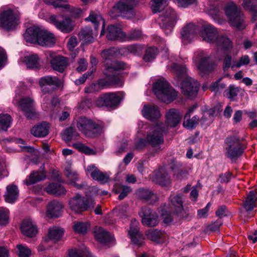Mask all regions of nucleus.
Returning <instances> with one entry per match:
<instances>
[{"label":"nucleus","instance_id":"obj_21","mask_svg":"<svg viewBox=\"0 0 257 257\" xmlns=\"http://www.w3.org/2000/svg\"><path fill=\"white\" fill-rule=\"evenodd\" d=\"M204 10L210 15L214 20L221 24L224 21H219L222 13L218 2L216 0H205L204 2Z\"/></svg>","mask_w":257,"mask_h":257},{"label":"nucleus","instance_id":"obj_1","mask_svg":"<svg viewBox=\"0 0 257 257\" xmlns=\"http://www.w3.org/2000/svg\"><path fill=\"white\" fill-rule=\"evenodd\" d=\"M168 67L175 75V79L180 82L182 92L190 98L195 97L199 88V83L189 77L188 70L184 65H179L172 62L168 65Z\"/></svg>","mask_w":257,"mask_h":257},{"label":"nucleus","instance_id":"obj_11","mask_svg":"<svg viewBox=\"0 0 257 257\" xmlns=\"http://www.w3.org/2000/svg\"><path fill=\"white\" fill-rule=\"evenodd\" d=\"M224 11L232 26L239 29L245 28L243 15L232 1H229L226 4Z\"/></svg>","mask_w":257,"mask_h":257},{"label":"nucleus","instance_id":"obj_9","mask_svg":"<svg viewBox=\"0 0 257 257\" xmlns=\"http://www.w3.org/2000/svg\"><path fill=\"white\" fill-rule=\"evenodd\" d=\"M124 98L122 92H109L101 95L96 100L95 105L99 107H105L109 110L118 107Z\"/></svg>","mask_w":257,"mask_h":257},{"label":"nucleus","instance_id":"obj_38","mask_svg":"<svg viewBox=\"0 0 257 257\" xmlns=\"http://www.w3.org/2000/svg\"><path fill=\"white\" fill-rule=\"evenodd\" d=\"M242 6L251 16L252 22L257 20V0H243Z\"/></svg>","mask_w":257,"mask_h":257},{"label":"nucleus","instance_id":"obj_30","mask_svg":"<svg viewBox=\"0 0 257 257\" xmlns=\"http://www.w3.org/2000/svg\"><path fill=\"white\" fill-rule=\"evenodd\" d=\"M19 195V190L18 186L12 183L6 186L4 197L6 202L14 203L18 199Z\"/></svg>","mask_w":257,"mask_h":257},{"label":"nucleus","instance_id":"obj_36","mask_svg":"<svg viewBox=\"0 0 257 257\" xmlns=\"http://www.w3.org/2000/svg\"><path fill=\"white\" fill-rule=\"evenodd\" d=\"M147 237L150 240L157 243H163L167 238V234L162 231L156 229H151L146 232Z\"/></svg>","mask_w":257,"mask_h":257},{"label":"nucleus","instance_id":"obj_56","mask_svg":"<svg viewBox=\"0 0 257 257\" xmlns=\"http://www.w3.org/2000/svg\"><path fill=\"white\" fill-rule=\"evenodd\" d=\"M178 164H173L170 168L172 170L173 175L177 179L182 180L187 177V174L185 171L181 170Z\"/></svg>","mask_w":257,"mask_h":257},{"label":"nucleus","instance_id":"obj_44","mask_svg":"<svg viewBox=\"0 0 257 257\" xmlns=\"http://www.w3.org/2000/svg\"><path fill=\"white\" fill-rule=\"evenodd\" d=\"M170 198L174 213L176 214L181 213L183 210L181 195L180 194L172 195Z\"/></svg>","mask_w":257,"mask_h":257},{"label":"nucleus","instance_id":"obj_31","mask_svg":"<svg viewBox=\"0 0 257 257\" xmlns=\"http://www.w3.org/2000/svg\"><path fill=\"white\" fill-rule=\"evenodd\" d=\"M37 43L38 45L45 47H52L55 43V39L53 34L45 29H42Z\"/></svg>","mask_w":257,"mask_h":257},{"label":"nucleus","instance_id":"obj_51","mask_svg":"<svg viewBox=\"0 0 257 257\" xmlns=\"http://www.w3.org/2000/svg\"><path fill=\"white\" fill-rule=\"evenodd\" d=\"M89 227V224L87 222L77 221L73 222V229L75 232L83 234L86 233L88 228Z\"/></svg>","mask_w":257,"mask_h":257},{"label":"nucleus","instance_id":"obj_52","mask_svg":"<svg viewBox=\"0 0 257 257\" xmlns=\"http://www.w3.org/2000/svg\"><path fill=\"white\" fill-rule=\"evenodd\" d=\"M158 54V50L156 47H149L146 49L143 60L146 62L153 61Z\"/></svg>","mask_w":257,"mask_h":257},{"label":"nucleus","instance_id":"obj_29","mask_svg":"<svg viewBox=\"0 0 257 257\" xmlns=\"http://www.w3.org/2000/svg\"><path fill=\"white\" fill-rule=\"evenodd\" d=\"M106 37L109 40H118L121 42L126 40L125 34L120 28L114 25H110L107 27Z\"/></svg>","mask_w":257,"mask_h":257},{"label":"nucleus","instance_id":"obj_18","mask_svg":"<svg viewBox=\"0 0 257 257\" xmlns=\"http://www.w3.org/2000/svg\"><path fill=\"white\" fill-rule=\"evenodd\" d=\"M139 215L142 218V223L145 226L154 227L159 222L158 214L149 207L142 208Z\"/></svg>","mask_w":257,"mask_h":257},{"label":"nucleus","instance_id":"obj_20","mask_svg":"<svg viewBox=\"0 0 257 257\" xmlns=\"http://www.w3.org/2000/svg\"><path fill=\"white\" fill-rule=\"evenodd\" d=\"M139 225L138 220L132 219L128 230V234L132 243L137 246H141L144 242L143 235L139 232Z\"/></svg>","mask_w":257,"mask_h":257},{"label":"nucleus","instance_id":"obj_24","mask_svg":"<svg viewBox=\"0 0 257 257\" xmlns=\"http://www.w3.org/2000/svg\"><path fill=\"white\" fill-rule=\"evenodd\" d=\"M47 55H49L51 58L50 63L52 68L59 72H63L68 64V59L62 56H54V54L51 51L47 52Z\"/></svg>","mask_w":257,"mask_h":257},{"label":"nucleus","instance_id":"obj_46","mask_svg":"<svg viewBox=\"0 0 257 257\" xmlns=\"http://www.w3.org/2000/svg\"><path fill=\"white\" fill-rule=\"evenodd\" d=\"M143 50V46L141 45H130L120 49L121 52L127 54H132L136 56L140 55Z\"/></svg>","mask_w":257,"mask_h":257},{"label":"nucleus","instance_id":"obj_62","mask_svg":"<svg viewBox=\"0 0 257 257\" xmlns=\"http://www.w3.org/2000/svg\"><path fill=\"white\" fill-rule=\"evenodd\" d=\"M142 36V32L140 30H134L130 32L127 35L125 34V41L136 40Z\"/></svg>","mask_w":257,"mask_h":257},{"label":"nucleus","instance_id":"obj_37","mask_svg":"<svg viewBox=\"0 0 257 257\" xmlns=\"http://www.w3.org/2000/svg\"><path fill=\"white\" fill-rule=\"evenodd\" d=\"M49 126L46 122H43L34 125L31 130V134L36 137L42 138L49 133Z\"/></svg>","mask_w":257,"mask_h":257},{"label":"nucleus","instance_id":"obj_50","mask_svg":"<svg viewBox=\"0 0 257 257\" xmlns=\"http://www.w3.org/2000/svg\"><path fill=\"white\" fill-rule=\"evenodd\" d=\"M45 178V175L42 172H36L32 173L29 177L26 179L25 183L26 185H29L35 184L38 181L44 180Z\"/></svg>","mask_w":257,"mask_h":257},{"label":"nucleus","instance_id":"obj_19","mask_svg":"<svg viewBox=\"0 0 257 257\" xmlns=\"http://www.w3.org/2000/svg\"><path fill=\"white\" fill-rule=\"evenodd\" d=\"M58 18V16L52 15L47 21L63 33H67L73 30L74 25L70 18H65L62 21H59Z\"/></svg>","mask_w":257,"mask_h":257},{"label":"nucleus","instance_id":"obj_41","mask_svg":"<svg viewBox=\"0 0 257 257\" xmlns=\"http://www.w3.org/2000/svg\"><path fill=\"white\" fill-rule=\"evenodd\" d=\"M86 21H90L94 24L95 29H97L100 23L102 24V28L100 33V36L104 34V21L102 17L94 12H91L89 17L85 19Z\"/></svg>","mask_w":257,"mask_h":257},{"label":"nucleus","instance_id":"obj_4","mask_svg":"<svg viewBox=\"0 0 257 257\" xmlns=\"http://www.w3.org/2000/svg\"><path fill=\"white\" fill-rule=\"evenodd\" d=\"M39 83L42 91L45 93H48L47 95H44L42 96V108L46 111L51 112L54 109L56 104L59 102V101L57 98L52 97V95L49 94L50 91L47 89L46 86L49 85L59 87L62 85V82L56 76L48 75L41 77Z\"/></svg>","mask_w":257,"mask_h":257},{"label":"nucleus","instance_id":"obj_27","mask_svg":"<svg viewBox=\"0 0 257 257\" xmlns=\"http://www.w3.org/2000/svg\"><path fill=\"white\" fill-rule=\"evenodd\" d=\"M87 175L89 174L91 178L95 180L104 184L108 182L109 175L101 172L94 164L88 165L86 169Z\"/></svg>","mask_w":257,"mask_h":257},{"label":"nucleus","instance_id":"obj_6","mask_svg":"<svg viewBox=\"0 0 257 257\" xmlns=\"http://www.w3.org/2000/svg\"><path fill=\"white\" fill-rule=\"evenodd\" d=\"M140 0H120L113 6L111 11V17L121 16L126 19H131L135 15L134 7Z\"/></svg>","mask_w":257,"mask_h":257},{"label":"nucleus","instance_id":"obj_48","mask_svg":"<svg viewBox=\"0 0 257 257\" xmlns=\"http://www.w3.org/2000/svg\"><path fill=\"white\" fill-rule=\"evenodd\" d=\"M64 234V230L58 226H53L48 230V237L54 241L61 239Z\"/></svg>","mask_w":257,"mask_h":257},{"label":"nucleus","instance_id":"obj_43","mask_svg":"<svg viewBox=\"0 0 257 257\" xmlns=\"http://www.w3.org/2000/svg\"><path fill=\"white\" fill-rule=\"evenodd\" d=\"M256 202L257 193L253 191H250L247 195L243 206L246 210L250 211L255 207Z\"/></svg>","mask_w":257,"mask_h":257},{"label":"nucleus","instance_id":"obj_64","mask_svg":"<svg viewBox=\"0 0 257 257\" xmlns=\"http://www.w3.org/2000/svg\"><path fill=\"white\" fill-rule=\"evenodd\" d=\"M78 136V133L72 127H70L66 129L63 135L64 139L67 140L73 139Z\"/></svg>","mask_w":257,"mask_h":257},{"label":"nucleus","instance_id":"obj_25","mask_svg":"<svg viewBox=\"0 0 257 257\" xmlns=\"http://www.w3.org/2000/svg\"><path fill=\"white\" fill-rule=\"evenodd\" d=\"M142 115L151 121L157 120L161 117V112L157 105L152 104H145L141 110Z\"/></svg>","mask_w":257,"mask_h":257},{"label":"nucleus","instance_id":"obj_17","mask_svg":"<svg viewBox=\"0 0 257 257\" xmlns=\"http://www.w3.org/2000/svg\"><path fill=\"white\" fill-rule=\"evenodd\" d=\"M94 204L92 198H86L79 194L71 198L69 202L70 208L76 213H80L88 210L93 207Z\"/></svg>","mask_w":257,"mask_h":257},{"label":"nucleus","instance_id":"obj_40","mask_svg":"<svg viewBox=\"0 0 257 257\" xmlns=\"http://www.w3.org/2000/svg\"><path fill=\"white\" fill-rule=\"evenodd\" d=\"M79 38L83 43L89 44L94 41L95 37L91 29L89 27L83 28L78 34Z\"/></svg>","mask_w":257,"mask_h":257},{"label":"nucleus","instance_id":"obj_49","mask_svg":"<svg viewBox=\"0 0 257 257\" xmlns=\"http://www.w3.org/2000/svg\"><path fill=\"white\" fill-rule=\"evenodd\" d=\"M169 0H151L150 7L154 13L160 12L168 5Z\"/></svg>","mask_w":257,"mask_h":257},{"label":"nucleus","instance_id":"obj_22","mask_svg":"<svg viewBox=\"0 0 257 257\" xmlns=\"http://www.w3.org/2000/svg\"><path fill=\"white\" fill-rule=\"evenodd\" d=\"M182 114L179 109L171 108L165 114L166 122L165 127L167 131L169 128L175 127L180 123Z\"/></svg>","mask_w":257,"mask_h":257},{"label":"nucleus","instance_id":"obj_10","mask_svg":"<svg viewBox=\"0 0 257 257\" xmlns=\"http://www.w3.org/2000/svg\"><path fill=\"white\" fill-rule=\"evenodd\" d=\"M74 124L80 132L88 137H94L102 132V126L99 124L86 117H78Z\"/></svg>","mask_w":257,"mask_h":257},{"label":"nucleus","instance_id":"obj_8","mask_svg":"<svg viewBox=\"0 0 257 257\" xmlns=\"http://www.w3.org/2000/svg\"><path fill=\"white\" fill-rule=\"evenodd\" d=\"M19 90H17L13 103L20 111L24 113L27 118L33 119L37 116L34 99L30 96H21L19 97Z\"/></svg>","mask_w":257,"mask_h":257},{"label":"nucleus","instance_id":"obj_28","mask_svg":"<svg viewBox=\"0 0 257 257\" xmlns=\"http://www.w3.org/2000/svg\"><path fill=\"white\" fill-rule=\"evenodd\" d=\"M128 206L123 205L119 206L113 209L112 213H108L105 217V222L109 224H113L115 222V219H112L113 217H118L120 218H125L127 216V211Z\"/></svg>","mask_w":257,"mask_h":257},{"label":"nucleus","instance_id":"obj_3","mask_svg":"<svg viewBox=\"0 0 257 257\" xmlns=\"http://www.w3.org/2000/svg\"><path fill=\"white\" fill-rule=\"evenodd\" d=\"M200 36L205 41L215 44L218 49L223 50L224 53H229L232 49L231 41L225 36H220L216 29L211 24L203 25Z\"/></svg>","mask_w":257,"mask_h":257},{"label":"nucleus","instance_id":"obj_54","mask_svg":"<svg viewBox=\"0 0 257 257\" xmlns=\"http://www.w3.org/2000/svg\"><path fill=\"white\" fill-rule=\"evenodd\" d=\"M12 119L8 114H0V131H6L11 125Z\"/></svg>","mask_w":257,"mask_h":257},{"label":"nucleus","instance_id":"obj_32","mask_svg":"<svg viewBox=\"0 0 257 257\" xmlns=\"http://www.w3.org/2000/svg\"><path fill=\"white\" fill-rule=\"evenodd\" d=\"M42 28L38 26L30 27L24 34L25 40L32 44H37Z\"/></svg>","mask_w":257,"mask_h":257},{"label":"nucleus","instance_id":"obj_14","mask_svg":"<svg viewBox=\"0 0 257 257\" xmlns=\"http://www.w3.org/2000/svg\"><path fill=\"white\" fill-rule=\"evenodd\" d=\"M106 79H101L98 83H92L88 85L85 88V92L87 93H91L97 92L103 89L105 87L110 85L114 84L120 86L123 82V78L115 75H110L108 74L107 72H105Z\"/></svg>","mask_w":257,"mask_h":257},{"label":"nucleus","instance_id":"obj_42","mask_svg":"<svg viewBox=\"0 0 257 257\" xmlns=\"http://www.w3.org/2000/svg\"><path fill=\"white\" fill-rule=\"evenodd\" d=\"M136 194L139 198L149 202L150 203L155 201L157 199L156 195L148 189H139L137 191Z\"/></svg>","mask_w":257,"mask_h":257},{"label":"nucleus","instance_id":"obj_2","mask_svg":"<svg viewBox=\"0 0 257 257\" xmlns=\"http://www.w3.org/2000/svg\"><path fill=\"white\" fill-rule=\"evenodd\" d=\"M140 128L138 135L146 136V141L149 145L155 148L156 152L160 150V146L164 143V135L167 131L163 122H158L155 125L148 126L142 122L139 123Z\"/></svg>","mask_w":257,"mask_h":257},{"label":"nucleus","instance_id":"obj_57","mask_svg":"<svg viewBox=\"0 0 257 257\" xmlns=\"http://www.w3.org/2000/svg\"><path fill=\"white\" fill-rule=\"evenodd\" d=\"M199 120V117L197 115L194 116L192 118H186V116H185L183 126L188 129H192L198 124Z\"/></svg>","mask_w":257,"mask_h":257},{"label":"nucleus","instance_id":"obj_63","mask_svg":"<svg viewBox=\"0 0 257 257\" xmlns=\"http://www.w3.org/2000/svg\"><path fill=\"white\" fill-rule=\"evenodd\" d=\"M17 248L19 257H29L31 254V250L26 246L19 244L17 245Z\"/></svg>","mask_w":257,"mask_h":257},{"label":"nucleus","instance_id":"obj_7","mask_svg":"<svg viewBox=\"0 0 257 257\" xmlns=\"http://www.w3.org/2000/svg\"><path fill=\"white\" fill-rule=\"evenodd\" d=\"M119 52H121L120 50L119 51L117 48L113 47L103 50L101 53V56L104 59L105 64L107 65L105 72H107L108 74L112 72L111 75L114 74L116 76L123 77L121 75L118 74L116 71L126 69L129 67L128 65L123 62L118 61H111L110 65L109 64V61L111 59L116 56Z\"/></svg>","mask_w":257,"mask_h":257},{"label":"nucleus","instance_id":"obj_47","mask_svg":"<svg viewBox=\"0 0 257 257\" xmlns=\"http://www.w3.org/2000/svg\"><path fill=\"white\" fill-rule=\"evenodd\" d=\"M113 191L116 194L119 193L118 199L122 200L132 191V189L129 186L117 183L114 185Z\"/></svg>","mask_w":257,"mask_h":257},{"label":"nucleus","instance_id":"obj_39","mask_svg":"<svg viewBox=\"0 0 257 257\" xmlns=\"http://www.w3.org/2000/svg\"><path fill=\"white\" fill-rule=\"evenodd\" d=\"M94 233L95 239L102 243L108 242L110 241L112 238L108 232L100 227H96L94 231Z\"/></svg>","mask_w":257,"mask_h":257},{"label":"nucleus","instance_id":"obj_5","mask_svg":"<svg viewBox=\"0 0 257 257\" xmlns=\"http://www.w3.org/2000/svg\"><path fill=\"white\" fill-rule=\"evenodd\" d=\"M153 91L157 97L165 103H170L177 96V92L164 78L157 79L153 85Z\"/></svg>","mask_w":257,"mask_h":257},{"label":"nucleus","instance_id":"obj_16","mask_svg":"<svg viewBox=\"0 0 257 257\" xmlns=\"http://www.w3.org/2000/svg\"><path fill=\"white\" fill-rule=\"evenodd\" d=\"M224 148L226 156L231 160H235L243 152L239 139L235 137H227L225 140Z\"/></svg>","mask_w":257,"mask_h":257},{"label":"nucleus","instance_id":"obj_33","mask_svg":"<svg viewBox=\"0 0 257 257\" xmlns=\"http://www.w3.org/2000/svg\"><path fill=\"white\" fill-rule=\"evenodd\" d=\"M63 205L57 200L50 202L47 206L46 215L49 218L58 217L61 214Z\"/></svg>","mask_w":257,"mask_h":257},{"label":"nucleus","instance_id":"obj_59","mask_svg":"<svg viewBox=\"0 0 257 257\" xmlns=\"http://www.w3.org/2000/svg\"><path fill=\"white\" fill-rule=\"evenodd\" d=\"M89 254L86 250L82 249H71L68 250L67 257H87Z\"/></svg>","mask_w":257,"mask_h":257},{"label":"nucleus","instance_id":"obj_45","mask_svg":"<svg viewBox=\"0 0 257 257\" xmlns=\"http://www.w3.org/2000/svg\"><path fill=\"white\" fill-rule=\"evenodd\" d=\"M45 190L48 193L55 196L64 194L66 192V190L64 187L59 183H51L49 184L45 188Z\"/></svg>","mask_w":257,"mask_h":257},{"label":"nucleus","instance_id":"obj_12","mask_svg":"<svg viewBox=\"0 0 257 257\" xmlns=\"http://www.w3.org/2000/svg\"><path fill=\"white\" fill-rule=\"evenodd\" d=\"M19 17L17 12L11 8H7L0 13V27L6 31L14 30L19 25Z\"/></svg>","mask_w":257,"mask_h":257},{"label":"nucleus","instance_id":"obj_15","mask_svg":"<svg viewBox=\"0 0 257 257\" xmlns=\"http://www.w3.org/2000/svg\"><path fill=\"white\" fill-rule=\"evenodd\" d=\"M160 19L162 29L167 35H170L179 20L178 14L173 9L168 8L161 14Z\"/></svg>","mask_w":257,"mask_h":257},{"label":"nucleus","instance_id":"obj_55","mask_svg":"<svg viewBox=\"0 0 257 257\" xmlns=\"http://www.w3.org/2000/svg\"><path fill=\"white\" fill-rule=\"evenodd\" d=\"M65 174L66 176L69 178L70 183L74 186H76L78 188H81L83 186V185L76 184L74 181L78 180V175L77 173L73 171L70 167L66 168L65 169Z\"/></svg>","mask_w":257,"mask_h":257},{"label":"nucleus","instance_id":"obj_13","mask_svg":"<svg viewBox=\"0 0 257 257\" xmlns=\"http://www.w3.org/2000/svg\"><path fill=\"white\" fill-rule=\"evenodd\" d=\"M193 61L198 72L202 76L212 71L215 67L214 63L210 62L208 54L203 51H196Z\"/></svg>","mask_w":257,"mask_h":257},{"label":"nucleus","instance_id":"obj_53","mask_svg":"<svg viewBox=\"0 0 257 257\" xmlns=\"http://www.w3.org/2000/svg\"><path fill=\"white\" fill-rule=\"evenodd\" d=\"M23 61L29 68H37L39 66V57L37 54H32L25 56Z\"/></svg>","mask_w":257,"mask_h":257},{"label":"nucleus","instance_id":"obj_35","mask_svg":"<svg viewBox=\"0 0 257 257\" xmlns=\"http://www.w3.org/2000/svg\"><path fill=\"white\" fill-rule=\"evenodd\" d=\"M22 233L27 236L32 237L37 233V228L32 219H25L21 224Z\"/></svg>","mask_w":257,"mask_h":257},{"label":"nucleus","instance_id":"obj_26","mask_svg":"<svg viewBox=\"0 0 257 257\" xmlns=\"http://www.w3.org/2000/svg\"><path fill=\"white\" fill-rule=\"evenodd\" d=\"M44 2L49 5L53 6L55 8H64L70 10L73 16L78 17L81 13L80 9L73 8L70 9V6L67 4L65 0H43ZM83 3L87 4L90 0H81Z\"/></svg>","mask_w":257,"mask_h":257},{"label":"nucleus","instance_id":"obj_60","mask_svg":"<svg viewBox=\"0 0 257 257\" xmlns=\"http://www.w3.org/2000/svg\"><path fill=\"white\" fill-rule=\"evenodd\" d=\"M9 210L5 207H0V225H6L9 221Z\"/></svg>","mask_w":257,"mask_h":257},{"label":"nucleus","instance_id":"obj_23","mask_svg":"<svg viewBox=\"0 0 257 257\" xmlns=\"http://www.w3.org/2000/svg\"><path fill=\"white\" fill-rule=\"evenodd\" d=\"M198 28L193 23H189L185 25L181 32V39L183 44H187L197 35Z\"/></svg>","mask_w":257,"mask_h":257},{"label":"nucleus","instance_id":"obj_34","mask_svg":"<svg viewBox=\"0 0 257 257\" xmlns=\"http://www.w3.org/2000/svg\"><path fill=\"white\" fill-rule=\"evenodd\" d=\"M153 181L162 186H167L171 182L170 177L166 170L161 168L155 172Z\"/></svg>","mask_w":257,"mask_h":257},{"label":"nucleus","instance_id":"obj_61","mask_svg":"<svg viewBox=\"0 0 257 257\" xmlns=\"http://www.w3.org/2000/svg\"><path fill=\"white\" fill-rule=\"evenodd\" d=\"M250 62V59L247 55L242 56L238 61H234L232 63V69L235 68H239L243 65H248Z\"/></svg>","mask_w":257,"mask_h":257},{"label":"nucleus","instance_id":"obj_58","mask_svg":"<svg viewBox=\"0 0 257 257\" xmlns=\"http://www.w3.org/2000/svg\"><path fill=\"white\" fill-rule=\"evenodd\" d=\"M73 147L80 152L87 155H93L95 154V151L89 147L84 145L80 142L76 143L73 144Z\"/></svg>","mask_w":257,"mask_h":257}]
</instances>
